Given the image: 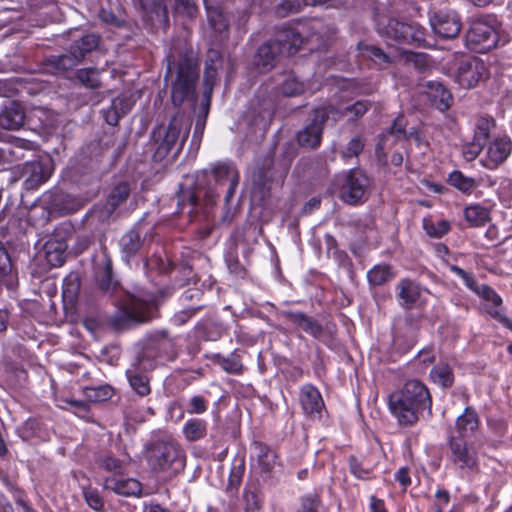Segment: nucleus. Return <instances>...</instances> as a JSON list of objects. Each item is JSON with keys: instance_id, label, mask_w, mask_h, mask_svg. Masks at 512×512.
<instances>
[{"instance_id": "obj_1", "label": "nucleus", "mask_w": 512, "mask_h": 512, "mask_svg": "<svg viewBox=\"0 0 512 512\" xmlns=\"http://www.w3.org/2000/svg\"><path fill=\"white\" fill-rule=\"evenodd\" d=\"M164 81L170 82V99L175 108L185 102L196 104V87L200 77V61L193 50L171 49L165 56Z\"/></svg>"}, {"instance_id": "obj_2", "label": "nucleus", "mask_w": 512, "mask_h": 512, "mask_svg": "<svg viewBox=\"0 0 512 512\" xmlns=\"http://www.w3.org/2000/svg\"><path fill=\"white\" fill-rule=\"evenodd\" d=\"M433 399L427 385L418 379L407 380L403 386L389 395L391 414L402 427L414 426L421 417L430 419Z\"/></svg>"}, {"instance_id": "obj_3", "label": "nucleus", "mask_w": 512, "mask_h": 512, "mask_svg": "<svg viewBox=\"0 0 512 512\" xmlns=\"http://www.w3.org/2000/svg\"><path fill=\"white\" fill-rule=\"evenodd\" d=\"M283 25L290 40L289 47L295 53L301 48L310 52L325 49L336 33L335 26L321 18Z\"/></svg>"}, {"instance_id": "obj_4", "label": "nucleus", "mask_w": 512, "mask_h": 512, "mask_svg": "<svg viewBox=\"0 0 512 512\" xmlns=\"http://www.w3.org/2000/svg\"><path fill=\"white\" fill-rule=\"evenodd\" d=\"M190 128L191 120L180 111L171 118L167 127H155L152 131L155 146L153 161L160 163L170 155L172 160L177 159L188 139Z\"/></svg>"}, {"instance_id": "obj_5", "label": "nucleus", "mask_w": 512, "mask_h": 512, "mask_svg": "<svg viewBox=\"0 0 512 512\" xmlns=\"http://www.w3.org/2000/svg\"><path fill=\"white\" fill-rule=\"evenodd\" d=\"M158 315V296L152 292H141L133 295L127 303L115 311L108 318V324L115 331H124L150 322Z\"/></svg>"}, {"instance_id": "obj_6", "label": "nucleus", "mask_w": 512, "mask_h": 512, "mask_svg": "<svg viewBox=\"0 0 512 512\" xmlns=\"http://www.w3.org/2000/svg\"><path fill=\"white\" fill-rule=\"evenodd\" d=\"M239 180L240 173L232 162H218L210 171L204 169L196 173V185L204 188V197L209 200L219 196V189L228 184L224 197L227 204L234 197Z\"/></svg>"}, {"instance_id": "obj_7", "label": "nucleus", "mask_w": 512, "mask_h": 512, "mask_svg": "<svg viewBox=\"0 0 512 512\" xmlns=\"http://www.w3.org/2000/svg\"><path fill=\"white\" fill-rule=\"evenodd\" d=\"M147 463L153 472L176 475L185 468V453L174 441L156 440L147 447Z\"/></svg>"}, {"instance_id": "obj_8", "label": "nucleus", "mask_w": 512, "mask_h": 512, "mask_svg": "<svg viewBox=\"0 0 512 512\" xmlns=\"http://www.w3.org/2000/svg\"><path fill=\"white\" fill-rule=\"evenodd\" d=\"M500 23L495 15L473 16L465 34L466 46L476 53H486L497 47Z\"/></svg>"}, {"instance_id": "obj_9", "label": "nucleus", "mask_w": 512, "mask_h": 512, "mask_svg": "<svg viewBox=\"0 0 512 512\" xmlns=\"http://www.w3.org/2000/svg\"><path fill=\"white\" fill-rule=\"evenodd\" d=\"M380 36L396 42L399 45H412L426 48V29L415 21H405L389 18L383 25H378Z\"/></svg>"}, {"instance_id": "obj_10", "label": "nucleus", "mask_w": 512, "mask_h": 512, "mask_svg": "<svg viewBox=\"0 0 512 512\" xmlns=\"http://www.w3.org/2000/svg\"><path fill=\"white\" fill-rule=\"evenodd\" d=\"M278 318L285 319L294 328L307 333L314 339L321 341L325 346L332 349L335 346V325L323 326L314 317L302 311L279 310L276 312Z\"/></svg>"}, {"instance_id": "obj_11", "label": "nucleus", "mask_w": 512, "mask_h": 512, "mask_svg": "<svg viewBox=\"0 0 512 512\" xmlns=\"http://www.w3.org/2000/svg\"><path fill=\"white\" fill-rule=\"evenodd\" d=\"M289 46L290 40L282 24L277 29L275 38L264 42L258 47L253 57V65L256 70L260 73L269 72L276 66L281 55H294L295 52H292Z\"/></svg>"}, {"instance_id": "obj_12", "label": "nucleus", "mask_w": 512, "mask_h": 512, "mask_svg": "<svg viewBox=\"0 0 512 512\" xmlns=\"http://www.w3.org/2000/svg\"><path fill=\"white\" fill-rule=\"evenodd\" d=\"M177 355L176 338L172 337L167 330H158L150 334L145 339L141 353L142 360L151 362L150 365L154 366L174 361Z\"/></svg>"}, {"instance_id": "obj_13", "label": "nucleus", "mask_w": 512, "mask_h": 512, "mask_svg": "<svg viewBox=\"0 0 512 512\" xmlns=\"http://www.w3.org/2000/svg\"><path fill=\"white\" fill-rule=\"evenodd\" d=\"M100 44V36L87 33L75 39L61 55L51 56L49 63L60 71H69L78 66L87 54L96 50Z\"/></svg>"}, {"instance_id": "obj_14", "label": "nucleus", "mask_w": 512, "mask_h": 512, "mask_svg": "<svg viewBox=\"0 0 512 512\" xmlns=\"http://www.w3.org/2000/svg\"><path fill=\"white\" fill-rule=\"evenodd\" d=\"M447 460L462 473H475L479 471L480 463L478 452L473 445H469L465 438L449 434L447 437Z\"/></svg>"}, {"instance_id": "obj_15", "label": "nucleus", "mask_w": 512, "mask_h": 512, "mask_svg": "<svg viewBox=\"0 0 512 512\" xmlns=\"http://www.w3.org/2000/svg\"><path fill=\"white\" fill-rule=\"evenodd\" d=\"M334 112H338V109L333 105L315 108L309 124L296 135L298 144L308 149L318 148L322 141L324 126Z\"/></svg>"}, {"instance_id": "obj_16", "label": "nucleus", "mask_w": 512, "mask_h": 512, "mask_svg": "<svg viewBox=\"0 0 512 512\" xmlns=\"http://www.w3.org/2000/svg\"><path fill=\"white\" fill-rule=\"evenodd\" d=\"M54 171L53 159L45 156L32 161H26L16 169L20 179H23V187L26 190H36L47 182Z\"/></svg>"}, {"instance_id": "obj_17", "label": "nucleus", "mask_w": 512, "mask_h": 512, "mask_svg": "<svg viewBox=\"0 0 512 512\" xmlns=\"http://www.w3.org/2000/svg\"><path fill=\"white\" fill-rule=\"evenodd\" d=\"M369 184V178L361 170H349L340 188L341 200L349 205H358L365 202Z\"/></svg>"}, {"instance_id": "obj_18", "label": "nucleus", "mask_w": 512, "mask_h": 512, "mask_svg": "<svg viewBox=\"0 0 512 512\" xmlns=\"http://www.w3.org/2000/svg\"><path fill=\"white\" fill-rule=\"evenodd\" d=\"M298 401L305 417L310 420H322L327 413L325 402L319 389L307 383L300 387Z\"/></svg>"}, {"instance_id": "obj_19", "label": "nucleus", "mask_w": 512, "mask_h": 512, "mask_svg": "<svg viewBox=\"0 0 512 512\" xmlns=\"http://www.w3.org/2000/svg\"><path fill=\"white\" fill-rule=\"evenodd\" d=\"M94 274L97 287L104 295L112 296L120 288V282L113 271L112 259L106 249L95 263Z\"/></svg>"}, {"instance_id": "obj_20", "label": "nucleus", "mask_w": 512, "mask_h": 512, "mask_svg": "<svg viewBox=\"0 0 512 512\" xmlns=\"http://www.w3.org/2000/svg\"><path fill=\"white\" fill-rule=\"evenodd\" d=\"M204 188H198L196 180L191 185L180 183L176 191L177 207L175 214L188 215V222L195 221L198 214L199 198Z\"/></svg>"}, {"instance_id": "obj_21", "label": "nucleus", "mask_w": 512, "mask_h": 512, "mask_svg": "<svg viewBox=\"0 0 512 512\" xmlns=\"http://www.w3.org/2000/svg\"><path fill=\"white\" fill-rule=\"evenodd\" d=\"M251 450V459L256 462L260 473L264 477H273L276 467L281 465L276 449L263 441L255 440L251 443Z\"/></svg>"}, {"instance_id": "obj_22", "label": "nucleus", "mask_w": 512, "mask_h": 512, "mask_svg": "<svg viewBox=\"0 0 512 512\" xmlns=\"http://www.w3.org/2000/svg\"><path fill=\"white\" fill-rule=\"evenodd\" d=\"M433 31L443 39L457 37L462 28L460 15L455 10H440L430 18Z\"/></svg>"}, {"instance_id": "obj_23", "label": "nucleus", "mask_w": 512, "mask_h": 512, "mask_svg": "<svg viewBox=\"0 0 512 512\" xmlns=\"http://www.w3.org/2000/svg\"><path fill=\"white\" fill-rule=\"evenodd\" d=\"M486 76L487 68L484 62L477 57H470L460 62L456 79L461 87L470 89Z\"/></svg>"}, {"instance_id": "obj_24", "label": "nucleus", "mask_w": 512, "mask_h": 512, "mask_svg": "<svg viewBox=\"0 0 512 512\" xmlns=\"http://www.w3.org/2000/svg\"><path fill=\"white\" fill-rule=\"evenodd\" d=\"M274 172V156L272 154H267L259 159L252 172L253 189L259 191L263 198L270 194Z\"/></svg>"}, {"instance_id": "obj_25", "label": "nucleus", "mask_w": 512, "mask_h": 512, "mask_svg": "<svg viewBox=\"0 0 512 512\" xmlns=\"http://www.w3.org/2000/svg\"><path fill=\"white\" fill-rule=\"evenodd\" d=\"M485 167L496 169L503 164L512 153V140L507 135H502L488 142Z\"/></svg>"}, {"instance_id": "obj_26", "label": "nucleus", "mask_w": 512, "mask_h": 512, "mask_svg": "<svg viewBox=\"0 0 512 512\" xmlns=\"http://www.w3.org/2000/svg\"><path fill=\"white\" fill-rule=\"evenodd\" d=\"M61 229L70 231L71 226L69 225L67 228L56 229L55 234L45 242L43 247L45 259L51 267H61L66 261V250L68 248V244L65 238L60 236Z\"/></svg>"}, {"instance_id": "obj_27", "label": "nucleus", "mask_w": 512, "mask_h": 512, "mask_svg": "<svg viewBox=\"0 0 512 512\" xmlns=\"http://www.w3.org/2000/svg\"><path fill=\"white\" fill-rule=\"evenodd\" d=\"M243 354V350L235 349L228 355H223L221 353H206L204 357L214 365L219 366L228 374L242 375L246 369L242 362Z\"/></svg>"}, {"instance_id": "obj_28", "label": "nucleus", "mask_w": 512, "mask_h": 512, "mask_svg": "<svg viewBox=\"0 0 512 512\" xmlns=\"http://www.w3.org/2000/svg\"><path fill=\"white\" fill-rule=\"evenodd\" d=\"M25 108L16 100H10L0 110V126L4 130H18L25 122Z\"/></svg>"}, {"instance_id": "obj_29", "label": "nucleus", "mask_w": 512, "mask_h": 512, "mask_svg": "<svg viewBox=\"0 0 512 512\" xmlns=\"http://www.w3.org/2000/svg\"><path fill=\"white\" fill-rule=\"evenodd\" d=\"M399 305L405 310L413 309L421 297V286L415 280L402 278L395 287Z\"/></svg>"}, {"instance_id": "obj_30", "label": "nucleus", "mask_w": 512, "mask_h": 512, "mask_svg": "<svg viewBox=\"0 0 512 512\" xmlns=\"http://www.w3.org/2000/svg\"><path fill=\"white\" fill-rule=\"evenodd\" d=\"M144 243V238L140 231V224L134 225L119 240V247L123 261L127 264L135 258Z\"/></svg>"}, {"instance_id": "obj_31", "label": "nucleus", "mask_w": 512, "mask_h": 512, "mask_svg": "<svg viewBox=\"0 0 512 512\" xmlns=\"http://www.w3.org/2000/svg\"><path fill=\"white\" fill-rule=\"evenodd\" d=\"M104 488L124 497L140 496L142 484L134 478L122 476H108L104 479Z\"/></svg>"}, {"instance_id": "obj_32", "label": "nucleus", "mask_w": 512, "mask_h": 512, "mask_svg": "<svg viewBox=\"0 0 512 512\" xmlns=\"http://www.w3.org/2000/svg\"><path fill=\"white\" fill-rule=\"evenodd\" d=\"M426 88L430 101L440 112H445L452 106V93L442 82L428 81Z\"/></svg>"}, {"instance_id": "obj_33", "label": "nucleus", "mask_w": 512, "mask_h": 512, "mask_svg": "<svg viewBox=\"0 0 512 512\" xmlns=\"http://www.w3.org/2000/svg\"><path fill=\"white\" fill-rule=\"evenodd\" d=\"M133 103L128 97L118 96L112 99L110 106L102 109L101 113L104 121L110 126H117L119 120L130 112Z\"/></svg>"}, {"instance_id": "obj_34", "label": "nucleus", "mask_w": 512, "mask_h": 512, "mask_svg": "<svg viewBox=\"0 0 512 512\" xmlns=\"http://www.w3.org/2000/svg\"><path fill=\"white\" fill-rule=\"evenodd\" d=\"M480 426V418L473 406H466L463 413L455 420L456 436L465 438L468 434H474Z\"/></svg>"}, {"instance_id": "obj_35", "label": "nucleus", "mask_w": 512, "mask_h": 512, "mask_svg": "<svg viewBox=\"0 0 512 512\" xmlns=\"http://www.w3.org/2000/svg\"><path fill=\"white\" fill-rule=\"evenodd\" d=\"M127 381L132 391L143 398L151 393L150 377L139 367H131L125 372Z\"/></svg>"}, {"instance_id": "obj_36", "label": "nucleus", "mask_w": 512, "mask_h": 512, "mask_svg": "<svg viewBox=\"0 0 512 512\" xmlns=\"http://www.w3.org/2000/svg\"><path fill=\"white\" fill-rule=\"evenodd\" d=\"M407 120L403 114H399L392 122V124L386 128L380 135L378 143L376 144V152L379 155V151L383 150L388 141V137L392 136L395 141H400L406 137Z\"/></svg>"}, {"instance_id": "obj_37", "label": "nucleus", "mask_w": 512, "mask_h": 512, "mask_svg": "<svg viewBox=\"0 0 512 512\" xmlns=\"http://www.w3.org/2000/svg\"><path fill=\"white\" fill-rule=\"evenodd\" d=\"M357 50L364 58L372 61L374 64L380 67H385L393 62L392 57L387 54L381 47L366 41L358 42Z\"/></svg>"}, {"instance_id": "obj_38", "label": "nucleus", "mask_w": 512, "mask_h": 512, "mask_svg": "<svg viewBox=\"0 0 512 512\" xmlns=\"http://www.w3.org/2000/svg\"><path fill=\"white\" fill-rule=\"evenodd\" d=\"M195 333L203 341H217L225 333L224 325L212 319H204L195 325Z\"/></svg>"}, {"instance_id": "obj_39", "label": "nucleus", "mask_w": 512, "mask_h": 512, "mask_svg": "<svg viewBox=\"0 0 512 512\" xmlns=\"http://www.w3.org/2000/svg\"><path fill=\"white\" fill-rule=\"evenodd\" d=\"M396 277V271L388 263L374 265L367 272V281L369 286L378 287L391 282Z\"/></svg>"}, {"instance_id": "obj_40", "label": "nucleus", "mask_w": 512, "mask_h": 512, "mask_svg": "<svg viewBox=\"0 0 512 512\" xmlns=\"http://www.w3.org/2000/svg\"><path fill=\"white\" fill-rule=\"evenodd\" d=\"M429 379L442 389L451 388L455 382V375L452 366L447 362H439L432 367Z\"/></svg>"}, {"instance_id": "obj_41", "label": "nucleus", "mask_w": 512, "mask_h": 512, "mask_svg": "<svg viewBox=\"0 0 512 512\" xmlns=\"http://www.w3.org/2000/svg\"><path fill=\"white\" fill-rule=\"evenodd\" d=\"M246 465L243 457L235 458L230 469L228 476V483L226 485V493L230 497H237L239 488L242 484L243 476L245 474Z\"/></svg>"}, {"instance_id": "obj_42", "label": "nucleus", "mask_w": 512, "mask_h": 512, "mask_svg": "<svg viewBox=\"0 0 512 512\" xmlns=\"http://www.w3.org/2000/svg\"><path fill=\"white\" fill-rule=\"evenodd\" d=\"M242 497L245 512H258L261 509L263 496L257 481H249L246 483Z\"/></svg>"}, {"instance_id": "obj_43", "label": "nucleus", "mask_w": 512, "mask_h": 512, "mask_svg": "<svg viewBox=\"0 0 512 512\" xmlns=\"http://www.w3.org/2000/svg\"><path fill=\"white\" fill-rule=\"evenodd\" d=\"M463 216L470 227H483L491 220L490 210L478 203L466 206Z\"/></svg>"}, {"instance_id": "obj_44", "label": "nucleus", "mask_w": 512, "mask_h": 512, "mask_svg": "<svg viewBox=\"0 0 512 512\" xmlns=\"http://www.w3.org/2000/svg\"><path fill=\"white\" fill-rule=\"evenodd\" d=\"M207 18L210 27L214 30L219 39L224 40L229 35V20L220 8H211L207 11Z\"/></svg>"}, {"instance_id": "obj_45", "label": "nucleus", "mask_w": 512, "mask_h": 512, "mask_svg": "<svg viewBox=\"0 0 512 512\" xmlns=\"http://www.w3.org/2000/svg\"><path fill=\"white\" fill-rule=\"evenodd\" d=\"M96 463L99 468L111 473V476H123L125 473V462L116 457L112 452L100 453L96 457Z\"/></svg>"}, {"instance_id": "obj_46", "label": "nucleus", "mask_w": 512, "mask_h": 512, "mask_svg": "<svg viewBox=\"0 0 512 512\" xmlns=\"http://www.w3.org/2000/svg\"><path fill=\"white\" fill-rule=\"evenodd\" d=\"M446 181L464 195H471L478 186V182L475 178L464 175L460 170L450 172Z\"/></svg>"}, {"instance_id": "obj_47", "label": "nucleus", "mask_w": 512, "mask_h": 512, "mask_svg": "<svg viewBox=\"0 0 512 512\" xmlns=\"http://www.w3.org/2000/svg\"><path fill=\"white\" fill-rule=\"evenodd\" d=\"M81 279L78 273L71 272L63 279L62 298L64 303L74 305L78 299Z\"/></svg>"}, {"instance_id": "obj_48", "label": "nucleus", "mask_w": 512, "mask_h": 512, "mask_svg": "<svg viewBox=\"0 0 512 512\" xmlns=\"http://www.w3.org/2000/svg\"><path fill=\"white\" fill-rule=\"evenodd\" d=\"M130 192L131 189L127 182L122 181L116 184L107 196V210L113 213L119 206L127 201Z\"/></svg>"}, {"instance_id": "obj_49", "label": "nucleus", "mask_w": 512, "mask_h": 512, "mask_svg": "<svg viewBox=\"0 0 512 512\" xmlns=\"http://www.w3.org/2000/svg\"><path fill=\"white\" fill-rule=\"evenodd\" d=\"M82 392L89 402L101 403L110 400L115 393V389L109 384H100L83 386Z\"/></svg>"}, {"instance_id": "obj_50", "label": "nucleus", "mask_w": 512, "mask_h": 512, "mask_svg": "<svg viewBox=\"0 0 512 512\" xmlns=\"http://www.w3.org/2000/svg\"><path fill=\"white\" fill-rule=\"evenodd\" d=\"M495 126L496 122L492 116H479L475 122L474 134L472 139L484 145H487L490 140L491 131L492 129L495 128Z\"/></svg>"}, {"instance_id": "obj_51", "label": "nucleus", "mask_w": 512, "mask_h": 512, "mask_svg": "<svg viewBox=\"0 0 512 512\" xmlns=\"http://www.w3.org/2000/svg\"><path fill=\"white\" fill-rule=\"evenodd\" d=\"M296 512H327L321 495L318 492H308L300 496Z\"/></svg>"}, {"instance_id": "obj_52", "label": "nucleus", "mask_w": 512, "mask_h": 512, "mask_svg": "<svg viewBox=\"0 0 512 512\" xmlns=\"http://www.w3.org/2000/svg\"><path fill=\"white\" fill-rule=\"evenodd\" d=\"M207 423L202 419L193 418L183 426V434L188 441H197L206 436Z\"/></svg>"}, {"instance_id": "obj_53", "label": "nucleus", "mask_w": 512, "mask_h": 512, "mask_svg": "<svg viewBox=\"0 0 512 512\" xmlns=\"http://www.w3.org/2000/svg\"><path fill=\"white\" fill-rule=\"evenodd\" d=\"M76 79L86 88L96 90L101 87L99 70L95 67L78 69L75 74Z\"/></svg>"}, {"instance_id": "obj_54", "label": "nucleus", "mask_w": 512, "mask_h": 512, "mask_svg": "<svg viewBox=\"0 0 512 512\" xmlns=\"http://www.w3.org/2000/svg\"><path fill=\"white\" fill-rule=\"evenodd\" d=\"M370 106L371 105L368 101L359 100L349 106H346L342 112L338 110V112H334V114L331 116L336 119V116L340 117L343 115H351L349 120L356 121L369 110Z\"/></svg>"}, {"instance_id": "obj_55", "label": "nucleus", "mask_w": 512, "mask_h": 512, "mask_svg": "<svg viewBox=\"0 0 512 512\" xmlns=\"http://www.w3.org/2000/svg\"><path fill=\"white\" fill-rule=\"evenodd\" d=\"M349 472L359 480L368 481L373 479V469L365 467L363 463L355 456L348 457Z\"/></svg>"}, {"instance_id": "obj_56", "label": "nucleus", "mask_w": 512, "mask_h": 512, "mask_svg": "<svg viewBox=\"0 0 512 512\" xmlns=\"http://www.w3.org/2000/svg\"><path fill=\"white\" fill-rule=\"evenodd\" d=\"M326 1L327 0H282L278 7V12L280 14L284 12V15L297 13L301 11L303 6L324 4Z\"/></svg>"}, {"instance_id": "obj_57", "label": "nucleus", "mask_w": 512, "mask_h": 512, "mask_svg": "<svg viewBox=\"0 0 512 512\" xmlns=\"http://www.w3.org/2000/svg\"><path fill=\"white\" fill-rule=\"evenodd\" d=\"M82 494L87 505L97 512L104 511V500L97 488L83 487Z\"/></svg>"}, {"instance_id": "obj_58", "label": "nucleus", "mask_w": 512, "mask_h": 512, "mask_svg": "<svg viewBox=\"0 0 512 512\" xmlns=\"http://www.w3.org/2000/svg\"><path fill=\"white\" fill-rule=\"evenodd\" d=\"M423 229L428 236L432 238H441L450 231L451 225L448 220L444 219L438 221L437 223H434L430 220H424Z\"/></svg>"}, {"instance_id": "obj_59", "label": "nucleus", "mask_w": 512, "mask_h": 512, "mask_svg": "<svg viewBox=\"0 0 512 512\" xmlns=\"http://www.w3.org/2000/svg\"><path fill=\"white\" fill-rule=\"evenodd\" d=\"M297 155V149L294 144L286 143L282 148L280 156L279 167L281 171V177H285L290 169V166Z\"/></svg>"}, {"instance_id": "obj_60", "label": "nucleus", "mask_w": 512, "mask_h": 512, "mask_svg": "<svg viewBox=\"0 0 512 512\" xmlns=\"http://www.w3.org/2000/svg\"><path fill=\"white\" fill-rule=\"evenodd\" d=\"M206 307H207V304L188 305L187 307L183 308L182 310L176 312L172 317V321L177 326L184 325L192 317H194L198 312H200L201 310H203Z\"/></svg>"}, {"instance_id": "obj_61", "label": "nucleus", "mask_w": 512, "mask_h": 512, "mask_svg": "<svg viewBox=\"0 0 512 512\" xmlns=\"http://www.w3.org/2000/svg\"><path fill=\"white\" fill-rule=\"evenodd\" d=\"M281 91L285 96L294 97L305 91V85L297 77L289 75L281 84Z\"/></svg>"}, {"instance_id": "obj_62", "label": "nucleus", "mask_w": 512, "mask_h": 512, "mask_svg": "<svg viewBox=\"0 0 512 512\" xmlns=\"http://www.w3.org/2000/svg\"><path fill=\"white\" fill-rule=\"evenodd\" d=\"M204 292L198 287H189L180 296V302L186 307L188 305L205 304L202 301Z\"/></svg>"}, {"instance_id": "obj_63", "label": "nucleus", "mask_w": 512, "mask_h": 512, "mask_svg": "<svg viewBox=\"0 0 512 512\" xmlns=\"http://www.w3.org/2000/svg\"><path fill=\"white\" fill-rule=\"evenodd\" d=\"M364 148V141L360 136L353 137L342 150L341 154L343 158L358 157Z\"/></svg>"}, {"instance_id": "obj_64", "label": "nucleus", "mask_w": 512, "mask_h": 512, "mask_svg": "<svg viewBox=\"0 0 512 512\" xmlns=\"http://www.w3.org/2000/svg\"><path fill=\"white\" fill-rule=\"evenodd\" d=\"M208 409V401L202 395L192 396L186 406L188 414H203Z\"/></svg>"}]
</instances>
